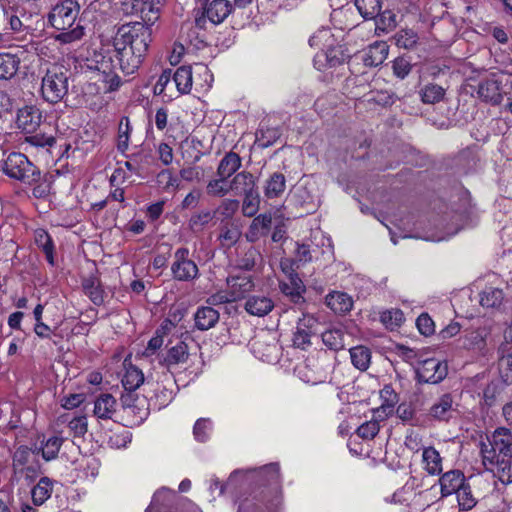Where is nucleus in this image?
<instances>
[{"instance_id":"30","label":"nucleus","mask_w":512,"mask_h":512,"mask_svg":"<svg viewBox=\"0 0 512 512\" xmlns=\"http://www.w3.org/2000/svg\"><path fill=\"white\" fill-rule=\"evenodd\" d=\"M479 297L482 307L499 309L504 301V292L500 288L486 287L480 292Z\"/></svg>"},{"instance_id":"58","label":"nucleus","mask_w":512,"mask_h":512,"mask_svg":"<svg viewBox=\"0 0 512 512\" xmlns=\"http://www.w3.org/2000/svg\"><path fill=\"white\" fill-rule=\"evenodd\" d=\"M25 142L35 147H51L55 143V138L53 136H47L44 132L37 133L36 131L33 134H27Z\"/></svg>"},{"instance_id":"17","label":"nucleus","mask_w":512,"mask_h":512,"mask_svg":"<svg viewBox=\"0 0 512 512\" xmlns=\"http://www.w3.org/2000/svg\"><path fill=\"white\" fill-rule=\"evenodd\" d=\"M489 442L502 456L501 462H504L505 458H512V433L510 429L506 427L497 428Z\"/></svg>"},{"instance_id":"40","label":"nucleus","mask_w":512,"mask_h":512,"mask_svg":"<svg viewBox=\"0 0 512 512\" xmlns=\"http://www.w3.org/2000/svg\"><path fill=\"white\" fill-rule=\"evenodd\" d=\"M144 382V375L136 366L126 367V372L122 378V385L125 390H136Z\"/></svg>"},{"instance_id":"16","label":"nucleus","mask_w":512,"mask_h":512,"mask_svg":"<svg viewBox=\"0 0 512 512\" xmlns=\"http://www.w3.org/2000/svg\"><path fill=\"white\" fill-rule=\"evenodd\" d=\"M455 412L453 397L446 393L430 407L428 416L437 421H449Z\"/></svg>"},{"instance_id":"19","label":"nucleus","mask_w":512,"mask_h":512,"mask_svg":"<svg viewBox=\"0 0 512 512\" xmlns=\"http://www.w3.org/2000/svg\"><path fill=\"white\" fill-rule=\"evenodd\" d=\"M345 54L341 46L329 48L325 52L317 54L314 58V65L321 70L324 67H337L344 63Z\"/></svg>"},{"instance_id":"50","label":"nucleus","mask_w":512,"mask_h":512,"mask_svg":"<svg viewBox=\"0 0 512 512\" xmlns=\"http://www.w3.org/2000/svg\"><path fill=\"white\" fill-rule=\"evenodd\" d=\"M63 439L60 437H50L41 448L37 449V453L41 451L42 457L46 461L53 460L57 457L62 446Z\"/></svg>"},{"instance_id":"53","label":"nucleus","mask_w":512,"mask_h":512,"mask_svg":"<svg viewBox=\"0 0 512 512\" xmlns=\"http://www.w3.org/2000/svg\"><path fill=\"white\" fill-rule=\"evenodd\" d=\"M260 204V196L258 190H255L247 195H245L243 204H242V213L246 217H253L258 209Z\"/></svg>"},{"instance_id":"3","label":"nucleus","mask_w":512,"mask_h":512,"mask_svg":"<svg viewBox=\"0 0 512 512\" xmlns=\"http://www.w3.org/2000/svg\"><path fill=\"white\" fill-rule=\"evenodd\" d=\"M152 26L139 21L125 23L117 28L113 39L123 47L147 54L152 42Z\"/></svg>"},{"instance_id":"33","label":"nucleus","mask_w":512,"mask_h":512,"mask_svg":"<svg viewBox=\"0 0 512 512\" xmlns=\"http://www.w3.org/2000/svg\"><path fill=\"white\" fill-rule=\"evenodd\" d=\"M35 243L39 249L45 254L47 262L51 265H55L54 261V243L51 236L43 229H37L34 233Z\"/></svg>"},{"instance_id":"22","label":"nucleus","mask_w":512,"mask_h":512,"mask_svg":"<svg viewBox=\"0 0 512 512\" xmlns=\"http://www.w3.org/2000/svg\"><path fill=\"white\" fill-rule=\"evenodd\" d=\"M220 314L210 306L199 307L194 315L195 326L198 330L206 331L213 328L219 321Z\"/></svg>"},{"instance_id":"11","label":"nucleus","mask_w":512,"mask_h":512,"mask_svg":"<svg viewBox=\"0 0 512 512\" xmlns=\"http://www.w3.org/2000/svg\"><path fill=\"white\" fill-rule=\"evenodd\" d=\"M173 278L178 281H192L198 277L199 269L196 263L189 259V249L181 247L174 253L171 266Z\"/></svg>"},{"instance_id":"52","label":"nucleus","mask_w":512,"mask_h":512,"mask_svg":"<svg viewBox=\"0 0 512 512\" xmlns=\"http://www.w3.org/2000/svg\"><path fill=\"white\" fill-rule=\"evenodd\" d=\"M380 396L383 400L381 408L386 414H390L393 411L394 406L399 401L398 394L390 385H385L384 388L380 391Z\"/></svg>"},{"instance_id":"2","label":"nucleus","mask_w":512,"mask_h":512,"mask_svg":"<svg viewBox=\"0 0 512 512\" xmlns=\"http://www.w3.org/2000/svg\"><path fill=\"white\" fill-rule=\"evenodd\" d=\"M41 94L45 101L55 104L68 94L70 70L62 64L52 63L42 69Z\"/></svg>"},{"instance_id":"35","label":"nucleus","mask_w":512,"mask_h":512,"mask_svg":"<svg viewBox=\"0 0 512 512\" xmlns=\"http://www.w3.org/2000/svg\"><path fill=\"white\" fill-rule=\"evenodd\" d=\"M344 331L341 327L328 329L321 334L323 344L333 351H339L344 348Z\"/></svg>"},{"instance_id":"18","label":"nucleus","mask_w":512,"mask_h":512,"mask_svg":"<svg viewBox=\"0 0 512 512\" xmlns=\"http://www.w3.org/2000/svg\"><path fill=\"white\" fill-rule=\"evenodd\" d=\"M389 46L384 41H376L365 50L362 60L367 67L381 65L388 56Z\"/></svg>"},{"instance_id":"48","label":"nucleus","mask_w":512,"mask_h":512,"mask_svg":"<svg viewBox=\"0 0 512 512\" xmlns=\"http://www.w3.org/2000/svg\"><path fill=\"white\" fill-rule=\"evenodd\" d=\"M157 183L165 192H172L179 188L180 181L170 169H164L158 173Z\"/></svg>"},{"instance_id":"56","label":"nucleus","mask_w":512,"mask_h":512,"mask_svg":"<svg viewBox=\"0 0 512 512\" xmlns=\"http://www.w3.org/2000/svg\"><path fill=\"white\" fill-rule=\"evenodd\" d=\"M214 218V214L208 210L192 215L189 220V227L194 232L203 230V228Z\"/></svg>"},{"instance_id":"28","label":"nucleus","mask_w":512,"mask_h":512,"mask_svg":"<svg viewBox=\"0 0 512 512\" xmlns=\"http://www.w3.org/2000/svg\"><path fill=\"white\" fill-rule=\"evenodd\" d=\"M189 356L188 346L185 342L179 341L175 346L168 349L166 356L160 363L167 367L178 365L187 361Z\"/></svg>"},{"instance_id":"21","label":"nucleus","mask_w":512,"mask_h":512,"mask_svg":"<svg viewBox=\"0 0 512 512\" xmlns=\"http://www.w3.org/2000/svg\"><path fill=\"white\" fill-rule=\"evenodd\" d=\"M227 285L232 300L238 301L245 297L254 288V282L250 276H230Z\"/></svg>"},{"instance_id":"41","label":"nucleus","mask_w":512,"mask_h":512,"mask_svg":"<svg viewBox=\"0 0 512 512\" xmlns=\"http://www.w3.org/2000/svg\"><path fill=\"white\" fill-rule=\"evenodd\" d=\"M355 6L365 20L374 19L381 11L380 0H355Z\"/></svg>"},{"instance_id":"44","label":"nucleus","mask_w":512,"mask_h":512,"mask_svg":"<svg viewBox=\"0 0 512 512\" xmlns=\"http://www.w3.org/2000/svg\"><path fill=\"white\" fill-rule=\"evenodd\" d=\"M395 44L404 49H413L419 40L418 34L412 29H402L394 36Z\"/></svg>"},{"instance_id":"62","label":"nucleus","mask_w":512,"mask_h":512,"mask_svg":"<svg viewBox=\"0 0 512 512\" xmlns=\"http://www.w3.org/2000/svg\"><path fill=\"white\" fill-rule=\"evenodd\" d=\"M239 201L236 199H225L217 211L226 219L232 218L239 209Z\"/></svg>"},{"instance_id":"12","label":"nucleus","mask_w":512,"mask_h":512,"mask_svg":"<svg viewBox=\"0 0 512 512\" xmlns=\"http://www.w3.org/2000/svg\"><path fill=\"white\" fill-rule=\"evenodd\" d=\"M278 482L279 479L271 483L259 482L258 484L247 485L252 491L248 497L240 501L237 512H266L264 491H258V489L262 486L277 484ZM241 486L244 487L245 485L241 484Z\"/></svg>"},{"instance_id":"59","label":"nucleus","mask_w":512,"mask_h":512,"mask_svg":"<svg viewBox=\"0 0 512 512\" xmlns=\"http://www.w3.org/2000/svg\"><path fill=\"white\" fill-rule=\"evenodd\" d=\"M380 426L378 421L371 420L360 425L356 431L357 435L362 439L371 440L379 432Z\"/></svg>"},{"instance_id":"20","label":"nucleus","mask_w":512,"mask_h":512,"mask_svg":"<svg viewBox=\"0 0 512 512\" xmlns=\"http://www.w3.org/2000/svg\"><path fill=\"white\" fill-rule=\"evenodd\" d=\"M229 189L236 195H247L257 190L254 176L247 171L237 173L229 181Z\"/></svg>"},{"instance_id":"13","label":"nucleus","mask_w":512,"mask_h":512,"mask_svg":"<svg viewBox=\"0 0 512 512\" xmlns=\"http://www.w3.org/2000/svg\"><path fill=\"white\" fill-rule=\"evenodd\" d=\"M42 115L39 109L26 106L17 113V127L26 135L35 133L41 124Z\"/></svg>"},{"instance_id":"54","label":"nucleus","mask_w":512,"mask_h":512,"mask_svg":"<svg viewBox=\"0 0 512 512\" xmlns=\"http://www.w3.org/2000/svg\"><path fill=\"white\" fill-rule=\"evenodd\" d=\"M85 294L95 305H101L104 302L103 291L94 279H87L83 283Z\"/></svg>"},{"instance_id":"14","label":"nucleus","mask_w":512,"mask_h":512,"mask_svg":"<svg viewBox=\"0 0 512 512\" xmlns=\"http://www.w3.org/2000/svg\"><path fill=\"white\" fill-rule=\"evenodd\" d=\"M442 497H448L456 494L467 482L464 473L461 470L453 469L441 475L438 480Z\"/></svg>"},{"instance_id":"51","label":"nucleus","mask_w":512,"mask_h":512,"mask_svg":"<svg viewBox=\"0 0 512 512\" xmlns=\"http://www.w3.org/2000/svg\"><path fill=\"white\" fill-rule=\"evenodd\" d=\"M478 161L477 155L471 149H464L456 157V165L465 173L473 170Z\"/></svg>"},{"instance_id":"24","label":"nucleus","mask_w":512,"mask_h":512,"mask_svg":"<svg viewBox=\"0 0 512 512\" xmlns=\"http://www.w3.org/2000/svg\"><path fill=\"white\" fill-rule=\"evenodd\" d=\"M34 453H35V451L32 450L31 448H29L28 446H25V445L19 446L15 450L13 457H12V460H13L12 465H13V469L15 470V472H23L25 470L27 472V475L29 473H35L36 472L35 466H33V465L26 466L29 463L31 456Z\"/></svg>"},{"instance_id":"1","label":"nucleus","mask_w":512,"mask_h":512,"mask_svg":"<svg viewBox=\"0 0 512 512\" xmlns=\"http://www.w3.org/2000/svg\"><path fill=\"white\" fill-rule=\"evenodd\" d=\"M80 4L77 0H59L48 13V23L60 31L55 39L61 43H71L81 39L84 28L76 20L79 16Z\"/></svg>"},{"instance_id":"4","label":"nucleus","mask_w":512,"mask_h":512,"mask_svg":"<svg viewBox=\"0 0 512 512\" xmlns=\"http://www.w3.org/2000/svg\"><path fill=\"white\" fill-rule=\"evenodd\" d=\"M4 173L26 185H34L41 179V171L26 155L13 152L8 155L3 165Z\"/></svg>"},{"instance_id":"31","label":"nucleus","mask_w":512,"mask_h":512,"mask_svg":"<svg viewBox=\"0 0 512 512\" xmlns=\"http://www.w3.org/2000/svg\"><path fill=\"white\" fill-rule=\"evenodd\" d=\"M286 189V178L280 172L273 173L266 181L264 194L267 198L280 197Z\"/></svg>"},{"instance_id":"49","label":"nucleus","mask_w":512,"mask_h":512,"mask_svg":"<svg viewBox=\"0 0 512 512\" xmlns=\"http://www.w3.org/2000/svg\"><path fill=\"white\" fill-rule=\"evenodd\" d=\"M504 384L499 381H491L483 391V399L487 406L492 407L496 404L499 396L503 392Z\"/></svg>"},{"instance_id":"39","label":"nucleus","mask_w":512,"mask_h":512,"mask_svg":"<svg viewBox=\"0 0 512 512\" xmlns=\"http://www.w3.org/2000/svg\"><path fill=\"white\" fill-rule=\"evenodd\" d=\"M281 136L279 128L261 127L256 131L255 144L260 148L272 146Z\"/></svg>"},{"instance_id":"25","label":"nucleus","mask_w":512,"mask_h":512,"mask_svg":"<svg viewBox=\"0 0 512 512\" xmlns=\"http://www.w3.org/2000/svg\"><path fill=\"white\" fill-rule=\"evenodd\" d=\"M326 305L338 314H345L353 307L352 298L344 292H332L325 298Z\"/></svg>"},{"instance_id":"26","label":"nucleus","mask_w":512,"mask_h":512,"mask_svg":"<svg viewBox=\"0 0 512 512\" xmlns=\"http://www.w3.org/2000/svg\"><path fill=\"white\" fill-rule=\"evenodd\" d=\"M274 307L273 301L266 296H252L245 303V310L258 317H263L272 311Z\"/></svg>"},{"instance_id":"8","label":"nucleus","mask_w":512,"mask_h":512,"mask_svg":"<svg viewBox=\"0 0 512 512\" xmlns=\"http://www.w3.org/2000/svg\"><path fill=\"white\" fill-rule=\"evenodd\" d=\"M147 54L137 52L129 46L123 47L119 45L117 40L113 39V50L111 51V59L116 61L118 69L124 75L135 73L141 66Z\"/></svg>"},{"instance_id":"37","label":"nucleus","mask_w":512,"mask_h":512,"mask_svg":"<svg viewBox=\"0 0 512 512\" xmlns=\"http://www.w3.org/2000/svg\"><path fill=\"white\" fill-rule=\"evenodd\" d=\"M173 80L177 90L181 94H187L192 88V68L190 66H181L173 74Z\"/></svg>"},{"instance_id":"47","label":"nucleus","mask_w":512,"mask_h":512,"mask_svg":"<svg viewBox=\"0 0 512 512\" xmlns=\"http://www.w3.org/2000/svg\"><path fill=\"white\" fill-rule=\"evenodd\" d=\"M230 192L229 181L225 178L218 177L210 180L206 186V193L211 197H224Z\"/></svg>"},{"instance_id":"23","label":"nucleus","mask_w":512,"mask_h":512,"mask_svg":"<svg viewBox=\"0 0 512 512\" xmlns=\"http://www.w3.org/2000/svg\"><path fill=\"white\" fill-rule=\"evenodd\" d=\"M241 165V157L237 153L230 151L220 160L216 175L228 180L240 169Z\"/></svg>"},{"instance_id":"7","label":"nucleus","mask_w":512,"mask_h":512,"mask_svg":"<svg viewBox=\"0 0 512 512\" xmlns=\"http://www.w3.org/2000/svg\"><path fill=\"white\" fill-rule=\"evenodd\" d=\"M165 0H126L122 10L127 15H139L142 23L153 25L160 17Z\"/></svg>"},{"instance_id":"29","label":"nucleus","mask_w":512,"mask_h":512,"mask_svg":"<svg viewBox=\"0 0 512 512\" xmlns=\"http://www.w3.org/2000/svg\"><path fill=\"white\" fill-rule=\"evenodd\" d=\"M20 58L11 53H0V80L13 78L19 70Z\"/></svg>"},{"instance_id":"5","label":"nucleus","mask_w":512,"mask_h":512,"mask_svg":"<svg viewBox=\"0 0 512 512\" xmlns=\"http://www.w3.org/2000/svg\"><path fill=\"white\" fill-rule=\"evenodd\" d=\"M280 477L279 466L276 463L265 465L260 469H252L247 471L236 470L230 477L226 485L220 484L218 480H214L213 485L215 487L220 486V494L224 492L225 487L232 486L236 487L238 480L241 479L243 485H253L259 482L271 483L276 482Z\"/></svg>"},{"instance_id":"43","label":"nucleus","mask_w":512,"mask_h":512,"mask_svg":"<svg viewBox=\"0 0 512 512\" xmlns=\"http://www.w3.org/2000/svg\"><path fill=\"white\" fill-rule=\"evenodd\" d=\"M261 253L255 247H249L237 260V267L241 270L251 271L260 260Z\"/></svg>"},{"instance_id":"61","label":"nucleus","mask_w":512,"mask_h":512,"mask_svg":"<svg viewBox=\"0 0 512 512\" xmlns=\"http://www.w3.org/2000/svg\"><path fill=\"white\" fill-rule=\"evenodd\" d=\"M393 73L396 77L404 79L411 71V63L404 57H398L393 61Z\"/></svg>"},{"instance_id":"57","label":"nucleus","mask_w":512,"mask_h":512,"mask_svg":"<svg viewBox=\"0 0 512 512\" xmlns=\"http://www.w3.org/2000/svg\"><path fill=\"white\" fill-rule=\"evenodd\" d=\"M311 260L312 255L309 246L305 244H297L295 258L292 259L290 268L292 269V266H294L296 269H299L302 265L310 262Z\"/></svg>"},{"instance_id":"46","label":"nucleus","mask_w":512,"mask_h":512,"mask_svg":"<svg viewBox=\"0 0 512 512\" xmlns=\"http://www.w3.org/2000/svg\"><path fill=\"white\" fill-rule=\"evenodd\" d=\"M132 128L130 125L129 118L127 116H123L119 122L118 126V141H117V149L124 153L129 146V138L130 132Z\"/></svg>"},{"instance_id":"15","label":"nucleus","mask_w":512,"mask_h":512,"mask_svg":"<svg viewBox=\"0 0 512 512\" xmlns=\"http://www.w3.org/2000/svg\"><path fill=\"white\" fill-rule=\"evenodd\" d=\"M176 498L175 491L163 487L155 492L145 512H176L174 508Z\"/></svg>"},{"instance_id":"42","label":"nucleus","mask_w":512,"mask_h":512,"mask_svg":"<svg viewBox=\"0 0 512 512\" xmlns=\"http://www.w3.org/2000/svg\"><path fill=\"white\" fill-rule=\"evenodd\" d=\"M456 494L460 510L469 511L476 506L477 499L474 497L468 482H466Z\"/></svg>"},{"instance_id":"32","label":"nucleus","mask_w":512,"mask_h":512,"mask_svg":"<svg viewBox=\"0 0 512 512\" xmlns=\"http://www.w3.org/2000/svg\"><path fill=\"white\" fill-rule=\"evenodd\" d=\"M116 400L111 394H101L94 403V415L100 419H110L115 412Z\"/></svg>"},{"instance_id":"27","label":"nucleus","mask_w":512,"mask_h":512,"mask_svg":"<svg viewBox=\"0 0 512 512\" xmlns=\"http://www.w3.org/2000/svg\"><path fill=\"white\" fill-rule=\"evenodd\" d=\"M53 491V481L49 477H42L31 490L32 502L35 506H41L50 497Z\"/></svg>"},{"instance_id":"36","label":"nucleus","mask_w":512,"mask_h":512,"mask_svg":"<svg viewBox=\"0 0 512 512\" xmlns=\"http://www.w3.org/2000/svg\"><path fill=\"white\" fill-rule=\"evenodd\" d=\"M351 363L360 371H366L371 362V351L363 345L353 347L349 350Z\"/></svg>"},{"instance_id":"55","label":"nucleus","mask_w":512,"mask_h":512,"mask_svg":"<svg viewBox=\"0 0 512 512\" xmlns=\"http://www.w3.org/2000/svg\"><path fill=\"white\" fill-rule=\"evenodd\" d=\"M380 319L386 327L393 329L404 321V314L399 309L387 310L381 313Z\"/></svg>"},{"instance_id":"6","label":"nucleus","mask_w":512,"mask_h":512,"mask_svg":"<svg viewBox=\"0 0 512 512\" xmlns=\"http://www.w3.org/2000/svg\"><path fill=\"white\" fill-rule=\"evenodd\" d=\"M477 93L483 101L499 105L504 97L512 99V80L509 76L486 79L479 84Z\"/></svg>"},{"instance_id":"34","label":"nucleus","mask_w":512,"mask_h":512,"mask_svg":"<svg viewBox=\"0 0 512 512\" xmlns=\"http://www.w3.org/2000/svg\"><path fill=\"white\" fill-rule=\"evenodd\" d=\"M425 470L429 475H439L442 472V458L434 447H427L422 453Z\"/></svg>"},{"instance_id":"60","label":"nucleus","mask_w":512,"mask_h":512,"mask_svg":"<svg viewBox=\"0 0 512 512\" xmlns=\"http://www.w3.org/2000/svg\"><path fill=\"white\" fill-rule=\"evenodd\" d=\"M5 16L12 31L23 32L29 30V26L24 23V21L17 14V11L13 10L12 8L5 10Z\"/></svg>"},{"instance_id":"64","label":"nucleus","mask_w":512,"mask_h":512,"mask_svg":"<svg viewBox=\"0 0 512 512\" xmlns=\"http://www.w3.org/2000/svg\"><path fill=\"white\" fill-rule=\"evenodd\" d=\"M68 426L69 429L73 432L74 436H84L88 428L86 416L74 417L72 420H70Z\"/></svg>"},{"instance_id":"9","label":"nucleus","mask_w":512,"mask_h":512,"mask_svg":"<svg viewBox=\"0 0 512 512\" xmlns=\"http://www.w3.org/2000/svg\"><path fill=\"white\" fill-rule=\"evenodd\" d=\"M232 11L233 5L229 0H207L201 14L195 17V24L201 29L205 28L206 19L214 25L220 24Z\"/></svg>"},{"instance_id":"38","label":"nucleus","mask_w":512,"mask_h":512,"mask_svg":"<svg viewBox=\"0 0 512 512\" xmlns=\"http://www.w3.org/2000/svg\"><path fill=\"white\" fill-rule=\"evenodd\" d=\"M419 96L424 104H435L443 100L445 89L435 83H428L419 90Z\"/></svg>"},{"instance_id":"45","label":"nucleus","mask_w":512,"mask_h":512,"mask_svg":"<svg viewBox=\"0 0 512 512\" xmlns=\"http://www.w3.org/2000/svg\"><path fill=\"white\" fill-rule=\"evenodd\" d=\"M240 237L241 231L237 226L226 224L221 227L219 240L223 247L231 248L239 241Z\"/></svg>"},{"instance_id":"10","label":"nucleus","mask_w":512,"mask_h":512,"mask_svg":"<svg viewBox=\"0 0 512 512\" xmlns=\"http://www.w3.org/2000/svg\"><path fill=\"white\" fill-rule=\"evenodd\" d=\"M415 373L418 383L437 384L447 376L448 367L436 358H429L418 362Z\"/></svg>"},{"instance_id":"63","label":"nucleus","mask_w":512,"mask_h":512,"mask_svg":"<svg viewBox=\"0 0 512 512\" xmlns=\"http://www.w3.org/2000/svg\"><path fill=\"white\" fill-rule=\"evenodd\" d=\"M416 325L419 332L424 336H429L434 333V322L426 313H422L417 318Z\"/></svg>"}]
</instances>
